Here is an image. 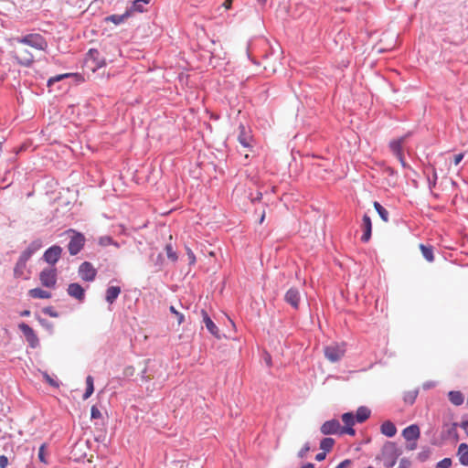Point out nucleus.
Listing matches in <instances>:
<instances>
[{
	"label": "nucleus",
	"instance_id": "f257e3e1",
	"mask_svg": "<svg viewBox=\"0 0 468 468\" xmlns=\"http://www.w3.org/2000/svg\"><path fill=\"white\" fill-rule=\"evenodd\" d=\"M18 46L13 50L14 58L21 66L28 67L34 61L33 54L26 48L29 46L36 50H45L48 48V42L40 34H28L25 37L15 39Z\"/></svg>",
	"mask_w": 468,
	"mask_h": 468
},
{
	"label": "nucleus",
	"instance_id": "f03ea898",
	"mask_svg": "<svg viewBox=\"0 0 468 468\" xmlns=\"http://www.w3.org/2000/svg\"><path fill=\"white\" fill-rule=\"evenodd\" d=\"M106 66V58L101 56L100 50L96 48H90L86 54L84 59V69L87 72L94 73L99 69Z\"/></svg>",
	"mask_w": 468,
	"mask_h": 468
},
{
	"label": "nucleus",
	"instance_id": "7ed1b4c3",
	"mask_svg": "<svg viewBox=\"0 0 468 468\" xmlns=\"http://www.w3.org/2000/svg\"><path fill=\"white\" fill-rule=\"evenodd\" d=\"M66 233L71 234L70 240L68 244L69 252L72 256L77 255L84 247L85 237L83 234L74 229H69Z\"/></svg>",
	"mask_w": 468,
	"mask_h": 468
},
{
	"label": "nucleus",
	"instance_id": "20e7f679",
	"mask_svg": "<svg viewBox=\"0 0 468 468\" xmlns=\"http://www.w3.org/2000/svg\"><path fill=\"white\" fill-rule=\"evenodd\" d=\"M382 454L385 467L392 468L396 464L397 459L400 453L395 443L388 441L384 445Z\"/></svg>",
	"mask_w": 468,
	"mask_h": 468
},
{
	"label": "nucleus",
	"instance_id": "39448f33",
	"mask_svg": "<svg viewBox=\"0 0 468 468\" xmlns=\"http://www.w3.org/2000/svg\"><path fill=\"white\" fill-rule=\"evenodd\" d=\"M58 280V271L55 267L44 268L39 272V281L44 287L55 288Z\"/></svg>",
	"mask_w": 468,
	"mask_h": 468
},
{
	"label": "nucleus",
	"instance_id": "423d86ee",
	"mask_svg": "<svg viewBox=\"0 0 468 468\" xmlns=\"http://www.w3.org/2000/svg\"><path fill=\"white\" fill-rule=\"evenodd\" d=\"M346 354L345 344L333 343L324 347V356L330 362L339 361Z\"/></svg>",
	"mask_w": 468,
	"mask_h": 468
},
{
	"label": "nucleus",
	"instance_id": "0eeeda50",
	"mask_svg": "<svg viewBox=\"0 0 468 468\" xmlns=\"http://www.w3.org/2000/svg\"><path fill=\"white\" fill-rule=\"evenodd\" d=\"M79 276L82 281L91 282L95 280L97 270L89 261L82 262L78 269Z\"/></svg>",
	"mask_w": 468,
	"mask_h": 468
},
{
	"label": "nucleus",
	"instance_id": "6e6552de",
	"mask_svg": "<svg viewBox=\"0 0 468 468\" xmlns=\"http://www.w3.org/2000/svg\"><path fill=\"white\" fill-rule=\"evenodd\" d=\"M62 254V248L58 245H53L48 248L43 254V260L54 267V265L59 261Z\"/></svg>",
	"mask_w": 468,
	"mask_h": 468
},
{
	"label": "nucleus",
	"instance_id": "1a4fd4ad",
	"mask_svg": "<svg viewBox=\"0 0 468 468\" xmlns=\"http://www.w3.org/2000/svg\"><path fill=\"white\" fill-rule=\"evenodd\" d=\"M320 431L324 435L343 434L342 426L340 425V422L335 419L325 421L321 426Z\"/></svg>",
	"mask_w": 468,
	"mask_h": 468
},
{
	"label": "nucleus",
	"instance_id": "9d476101",
	"mask_svg": "<svg viewBox=\"0 0 468 468\" xmlns=\"http://www.w3.org/2000/svg\"><path fill=\"white\" fill-rule=\"evenodd\" d=\"M67 292L70 297L78 300L79 302H83L85 299V290L78 282L69 283L67 288Z\"/></svg>",
	"mask_w": 468,
	"mask_h": 468
},
{
	"label": "nucleus",
	"instance_id": "9b49d317",
	"mask_svg": "<svg viewBox=\"0 0 468 468\" xmlns=\"http://www.w3.org/2000/svg\"><path fill=\"white\" fill-rule=\"evenodd\" d=\"M342 421L345 424V427H342V433L354 436L356 434V431L353 429V426L355 425V417L353 413H344L342 415Z\"/></svg>",
	"mask_w": 468,
	"mask_h": 468
},
{
	"label": "nucleus",
	"instance_id": "f8f14e48",
	"mask_svg": "<svg viewBox=\"0 0 468 468\" xmlns=\"http://www.w3.org/2000/svg\"><path fill=\"white\" fill-rule=\"evenodd\" d=\"M402 436L407 441H417L420 437V430L417 424H411L402 431Z\"/></svg>",
	"mask_w": 468,
	"mask_h": 468
},
{
	"label": "nucleus",
	"instance_id": "ddd939ff",
	"mask_svg": "<svg viewBox=\"0 0 468 468\" xmlns=\"http://www.w3.org/2000/svg\"><path fill=\"white\" fill-rule=\"evenodd\" d=\"M405 137H400L397 140L391 141L389 144V147L396 157L399 160L402 165H405L404 155L402 152V144L404 143Z\"/></svg>",
	"mask_w": 468,
	"mask_h": 468
},
{
	"label": "nucleus",
	"instance_id": "4468645a",
	"mask_svg": "<svg viewBox=\"0 0 468 468\" xmlns=\"http://www.w3.org/2000/svg\"><path fill=\"white\" fill-rule=\"evenodd\" d=\"M161 364H153L149 365V362H147V366L142 371V379L144 381H149L151 379H154L157 378V373L159 369L161 368Z\"/></svg>",
	"mask_w": 468,
	"mask_h": 468
},
{
	"label": "nucleus",
	"instance_id": "2eb2a0df",
	"mask_svg": "<svg viewBox=\"0 0 468 468\" xmlns=\"http://www.w3.org/2000/svg\"><path fill=\"white\" fill-rule=\"evenodd\" d=\"M19 327L23 334L25 335L30 346L35 348L38 345V338L35 334L34 330L28 324H21Z\"/></svg>",
	"mask_w": 468,
	"mask_h": 468
},
{
	"label": "nucleus",
	"instance_id": "dca6fc26",
	"mask_svg": "<svg viewBox=\"0 0 468 468\" xmlns=\"http://www.w3.org/2000/svg\"><path fill=\"white\" fill-rule=\"evenodd\" d=\"M362 229L364 230V234L361 237V240L363 242H367L371 238L372 232V222L371 218L368 215L365 214L362 219Z\"/></svg>",
	"mask_w": 468,
	"mask_h": 468
},
{
	"label": "nucleus",
	"instance_id": "f3484780",
	"mask_svg": "<svg viewBox=\"0 0 468 468\" xmlns=\"http://www.w3.org/2000/svg\"><path fill=\"white\" fill-rule=\"evenodd\" d=\"M284 299L286 303L291 304L293 308H298L300 303V292L296 288H291L285 293Z\"/></svg>",
	"mask_w": 468,
	"mask_h": 468
},
{
	"label": "nucleus",
	"instance_id": "a211bd4d",
	"mask_svg": "<svg viewBox=\"0 0 468 468\" xmlns=\"http://www.w3.org/2000/svg\"><path fill=\"white\" fill-rule=\"evenodd\" d=\"M201 314L203 316V322L205 323L207 329L209 331L211 335L219 339V330L218 326L214 324V322L211 320V318L208 316L207 311L202 310Z\"/></svg>",
	"mask_w": 468,
	"mask_h": 468
},
{
	"label": "nucleus",
	"instance_id": "6ab92c4d",
	"mask_svg": "<svg viewBox=\"0 0 468 468\" xmlns=\"http://www.w3.org/2000/svg\"><path fill=\"white\" fill-rule=\"evenodd\" d=\"M239 136H238V140L239 142V144L246 147V148H249L250 147V142H251V134L249 131H246V128L244 125H239Z\"/></svg>",
	"mask_w": 468,
	"mask_h": 468
},
{
	"label": "nucleus",
	"instance_id": "aec40b11",
	"mask_svg": "<svg viewBox=\"0 0 468 468\" xmlns=\"http://www.w3.org/2000/svg\"><path fill=\"white\" fill-rule=\"evenodd\" d=\"M380 432L388 438H392L397 433V428L392 421L385 420L380 426Z\"/></svg>",
	"mask_w": 468,
	"mask_h": 468
},
{
	"label": "nucleus",
	"instance_id": "412c9836",
	"mask_svg": "<svg viewBox=\"0 0 468 468\" xmlns=\"http://www.w3.org/2000/svg\"><path fill=\"white\" fill-rule=\"evenodd\" d=\"M122 290L119 286H109L105 292V300L108 303L112 304L119 297Z\"/></svg>",
	"mask_w": 468,
	"mask_h": 468
},
{
	"label": "nucleus",
	"instance_id": "4be33fe9",
	"mask_svg": "<svg viewBox=\"0 0 468 468\" xmlns=\"http://www.w3.org/2000/svg\"><path fill=\"white\" fill-rule=\"evenodd\" d=\"M32 257V254L26 249L20 255L16 267L14 269L15 275H18V269H25L27 261Z\"/></svg>",
	"mask_w": 468,
	"mask_h": 468
},
{
	"label": "nucleus",
	"instance_id": "5701e85b",
	"mask_svg": "<svg viewBox=\"0 0 468 468\" xmlns=\"http://www.w3.org/2000/svg\"><path fill=\"white\" fill-rule=\"evenodd\" d=\"M131 15H132V11L131 10H127L122 15H112V16H106L104 18V21L105 22H112L114 25L118 26V25L123 23L127 18H129L131 16Z\"/></svg>",
	"mask_w": 468,
	"mask_h": 468
},
{
	"label": "nucleus",
	"instance_id": "b1692460",
	"mask_svg": "<svg viewBox=\"0 0 468 468\" xmlns=\"http://www.w3.org/2000/svg\"><path fill=\"white\" fill-rule=\"evenodd\" d=\"M28 295L34 299H49L51 293L41 288H34L28 291Z\"/></svg>",
	"mask_w": 468,
	"mask_h": 468
},
{
	"label": "nucleus",
	"instance_id": "393cba45",
	"mask_svg": "<svg viewBox=\"0 0 468 468\" xmlns=\"http://www.w3.org/2000/svg\"><path fill=\"white\" fill-rule=\"evenodd\" d=\"M448 399L454 406H460L464 401L463 394L461 391L452 390L448 393Z\"/></svg>",
	"mask_w": 468,
	"mask_h": 468
},
{
	"label": "nucleus",
	"instance_id": "a878e982",
	"mask_svg": "<svg viewBox=\"0 0 468 468\" xmlns=\"http://www.w3.org/2000/svg\"><path fill=\"white\" fill-rule=\"evenodd\" d=\"M457 455L463 465H468V445L466 443H461L459 445Z\"/></svg>",
	"mask_w": 468,
	"mask_h": 468
},
{
	"label": "nucleus",
	"instance_id": "bb28decb",
	"mask_svg": "<svg viewBox=\"0 0 468 468\" xmlns=\"http://www.w3.org/2000/svg\"><path fill=\"white\" fill-rule=\"evenodd\" d=\"M370 410L365 406H361L357 409L356 413V420L357 422L362 423L370 417Z\"/></svg>",
	"mask_w": 468,
	"mask_h": 468
},
{
	"label": "nucleus",
	"instance_id": "cd10ccee",
	"mask_svg": "<svg viewBox=\"0 0 468 468\" xmlns=\"http://www.w3.org/2000/svg\"><path fill=\"white\" fill-rule=\"evenodd\" d=\"M422 256L429 262H432L434 261L433 248L431 245L420 244L419 246Z\"/></svg>",
	"mask_w": 468,
	"mask_h": 468
},
{
	"label": "nucleus",
	"instance_id": "c85d7f7f",
	"mask_svg": "<svg viewBox=\"0 0 468 468\" xmlns=\"http://www.w3.org/2000/svg\"><path fill=\"white\" fill-rule=\"evenodd\" d=\"M418 395L419 390L417 388L405 391L403 394V401L406 404L412 405L415 402Z\"/></svg>",
	"mask_w": 468,
	"mask_h": 468
},
{
	"label": "nucleus",
	"instance_id": "c756f323",
	"mask_svg": "<svg viewBox=\"0 0 468 468\" xmlns=\"http://www.w3.org/2000/svg\"><path fill=\"white\" fill-rule=\"evenodd\" d=\"M86 391L83 394L84 400L89 399L94 391L93 378L91 376L86 378Z\"/></svg>",
	"mask_w": 468,
	"mask_h": 468
},
{
	"label": "nucleus",
	"instance_id": "7c9ffc66",
	"mask_svg": "<svg viewBox=\"0 0 468 468\" xmlns=\"http://www.w3.org/2000/svg\"><path fill=\"white\" fill-rule=\"evenodd\" d=\"M373 205H374L375 209L378 213L379 217L382 218V220L384 222H388V210L377 201H375Z\"/></svg>",
	"mask_w": 468,
	"mask_h": 468
},
{
	"label": "nucleus",
	"instance_id": "2f4dec72",
	"mask_svg": "<svg viewBox=\"0 0 468 468\" xmlns=\"http://www.w3.org/2000/svg\"><path fill=\"white\" fill-rule=\"evenodd\" d=\"M457 423L443 425V431L447 433V437H457Z\"/></svg>",
	"mask_w": 468,
	"mask_h": 468
},
{
	"label": "nucleus",
	"instance_id": "473e14b6",
	"mask_svg": "<svg viewBox=\"0 0 468 468\" xmlns=\"http://www.w3.org/2000/svg\"><path fill=\"white\" fill-rule=\"evenodd\" d=\"M335 444V440L332 438H324L320 442V448L327 452H330Z\"/></svg>",
	"mask_w": 468,
	"mask_h": 468
},
{
	"label": "nucleus",
	"instance_id": "72a5a7b5",
	"mask_svg": "<svg viewBox=\"0 0 468 468\" xmlns=\"http://www.w3.org/2000/svg\"><path fill=\"white\" fill-rule=\"evenodd\" d=\"M42 248V241L41 239H35L33 240L29 245L28 247L27 248V250L33 255L34 253H36L37 250H39L40 249Z\"/></svg>",
	"mask_w": 468,
	"mask_h": 468
},
{
	"label": "nucleus",
	"instance_id": "f704fd0d",
	"mask_svg": "<svg viewBox=\"0 0 468 468\" xmlns=\"http://www.w3.org/2000/svg\"><path fill=\"white\" fill-rule=\"evenodd\" d=\"M165 251H166V255H167V258L172 261L173 262L176 261H177V254L176 252L174 250L173 247L171 244H167L165 246Z\"/></svg>",
	"mask_w": 468,
	"mask_h": 468
},
{
	"label": "nucleus",
	"instance_id": "c9c22d12",
	"mask_svg": "<svg viewBox=\"0 0 468 468\" xmlns=\"http://www.w3.org/2000/svg\"><path fill=\"white\" fill-rule=\"evenodd\" d=\"M38 459L44 464H48V460L46 458V444L45 443L39 447Z\"/></svg>",
	"mask_w": 468,
	"mask_h": 468
},
{
	"label": "nucleus",
	"instance_id": "e433bc0d",
	"mask_svg": "<svg viewBox=\"0 0 468 468\" xmlns=\"http://www.w3.org/2000/svg\"><path fill=\"white\" fill-rule=\"evenodd\" d=\"M169 310L176 316L178 324H181L185 320L184 314L177 312L174 306H170Z\"/></svg>",
	"mask_w": 468,
	"mask_h": 468
},
{
	"label": "nucleus",
	"instance_id": "4c0bfd02",
	"mask_svg": "<svg viewBox=\"0 0 468 468\" xmlns=\"http://www.w3.org/2000/svg\"><path fill=\"white\" fill-rule=\"evenodd\" d=\"M69 76V74H60V75H57L55 77H52L50 78L48 80V85L50 86L52 85L54 82L56 81H59L61 80L62 79L64 78H68Z\"/></svg>",
	"mask_w": 468,
	"mask_h": 468
},
{
	"label": "nucleus",
	"instance_id": "58836bf2",
	"mask_svg": "<svg viewBox=\"0 0 468 468\" xmlns=\"http://www.w3.org/2000/svg\"><path fill=\"white\" fill-rule=\"evenodd\" d=\"M452 465V460L450 458H444L441 462L438 463V468H450Z\"/></svg>",
	"mask_w": 468,
	"mask_h": 468
},
{
	"label": "nucleus",
	"instance_id": "ea45409f",
	"mask_svg": "<svg viewBox=\"0 0 468 468\" xmlns=\"http://www.w3.org/2000/svg\"><path fill=\"white\" fill-rule=\"evenodd\" d=\"M90 417L91 419H100L101 418V410L96 407L92 406L90 409Z\"/></svg>",
	"mask_w": 468,
	"mask_h": 468
},
{
	"label": "nucleus",
	"instance_id": "a19ab883",
	"mask_svg": "<svg viewBox=\"0 0 468 468\" xmlns=\"http://www.w3.org/2000/svg\"><path fill=\"white\" fill-rule=\"evenodd\" d=\"M310 451L309 443H305L303 448L298 452V457L303 458L306 456L307 452Z\"/></svg>",
	"mask_w": 468,
	"mask_h": 468
},
{
	"label": "nucleus",
	"instance_id": "79ce46f5",
	"mask_svg": "<svg viewBox=\"0 0 468 468\" xmlns=\"http://www.w3.org/2000/svg\"><path fill=\"white\" fill-rule=\"evenodd\" d=\"M44 378L46 381L52 387H58V384L57 381H55L48 374L44 373Z\"/></svg>",
	"mask_w": 468,
	"mask_h": 468
},
{
	"label": "nucleus",
	"instance_id": "37998d69",
	"mask_svg": "<svg viewBox=\"0 0 468 468\" xmlns=\"http://www.w3.org/2000/svg\"><path fill=\"white\" fill-rule=\"evenodd\" d=\"M411 465V463L410 460L406 458H402L399 462V468H410Z\"/></svg>",
	"mask_w": 468,
	"mask_h": 468
},
{
	"label": "nucleus",
	"instance_id": "c03bdc74",
	"mask_svg": "<svg viewBox=\"0 0 468 468\" xmlns=\"http://www.w3.org/2000/svg\"><path fill=\"white\" fill-rule=\"evenodd\" d=\"M186 254H187V257L189 260V263L194 264L196 262V257H195L194 252L189 248H187Z\"/></svg>",
	"mask_w": 468,
	"mask_h": 468
},
{
	"label": "nucleus",
	"instance_id": "a18cd8bd",
	"mask_svg": "<svg viewBox=\"0 0 468 468\" xmlns=\"http://www.w3.org/2000/svg\"><path fill=\"white\" fill-rule=\"evenodd\" d=\"M44 313L51 317H58V314L53 310L52 307H47L44 309Z\"/></svg>",
	"mask_w": 468,
	"mask_h": 468
},
{
	"label": "nucleus",
	"instance_id": "49530a36",
	"mask_svg": "<svg viewBox=\"0 0 468 468\" xmlns=\"http://www.w3.org/2000/svg\"><path fill=\"white\" fill-rule=\"evenodd\" d=\"M130 10L132 11V13L133 11L143 12L144 11L143 3H138V5H135V0H134L133 3V6Z\"/></svg>",
	"mask_w": 468,
	"mask_h": 468
},
{
	"label": "nucleus",
	"instance_id": "de8ad7c7",
	"mask_svg": "<svg viewBox=\"0 0 468 468\" xmlns=\"http://www.w3.org/2000/svg\"><path fill=\"white\" fill-rule=\"evenodd\" d=\"M8 465V459L5 455H0V468H6Z\"/></svg>",
	"mask_w": 468,
	"mask_h": 468
},
{
	"label": "nucleus",
	"instance_id": "09e8293b",
	"mask_svg": "<svg viewBox=\"0 0 468 468\" xmlns=\"http://www.w3.org/2000/svg\"><path fill=\"white\" fill-rule=\"evenodd\" d=\"M350 464H351L350 460H345V461L341 462L335 468H347L350 466Z\"/></svg>",
	"mask_w": 468,
	"mask_h": 468
},
{
	"label": "nucleus",
	"instance_id": "8fccbe9b",
	"mask_svg": "<svg viewBox=\"0 0 468 468\" xmlns=\"http://www.w3.org/2000/svg\"><path fill=\"white\" fill-rule=\"evenodd\" d=\"M463 158V154H458L454 155V165H458Z\"/></svg>",
	"mask_w": 468,
	"mask_h": 468
},
{
	"label": "nucleus",
	"instance_id": "3c124183",
	"mask_svg": "<svg viewBox=\"0 0 468 468\" xmlns=\"http://www.w3.org/2000/svg\"><path fill=\"white\" fill-rule=\"evenodd\" d=\"M325 456H326V452H319V453L316 454L315 460L318 461V462H321V461L325 459Z\"/></svg>",
	"mask_w": 468,
	"mask_h": 468
},
{
	"label": "nucleus",
	"instance_id": "603ef678",
	"mask_svg": "<svg viewBox=\"0 0 468 468\" xmlns=\"http://www.w3.org/2000/svg\"><path fill=\"white\" fill-rule=\"evenodd\" d=\"M134 372V368L133 367H128L124 369L125 376H132Z\"/></svg>",
	"mask_w": 468,
	"mask_h": 468
},
{
	"label": "nucleus",
	"instance_id": "864d4df0",
	"mask_svg": "<svg viewBox=\"0 0 468 468\" xmlns=\"http://www.w3.org/2000/svg\"><path fill=\"white\" fill-rule=\"evenodd\" d=\"M417 448V441H411L408 446L407 449L410 451H413Z\"/></svg>",
	"mask_w": 468,
	"mask_h": 468
},
{
	"label": "nucleus",
	"instance_id": "5fc2aeb1",
	"mask_svg": "<svg viewBox=\"0 0 468 468\" xmlns=\"http://www.w3.org/2000/svg\"><path fill=\"white\" fill-rule=\"evenodd\" d=\"M231 5H232V0H225L223 3V6L226 9H229L231 7Z\"/></svg>",
	"mask_w": 468,
	"mask_h": 468
},
{
	"label": "nucleus",
	"instance_id": "6e6d98bb",
	"mask_svg": "<svg viewBox=\"0 0 468 468\" xmlns=\"http://www.w3.org/2000/svg\"><path fill=\"white\" fill-rule=\"evenodd\" d=\"M461 427L464 430V431L468 435V420L463 421Z\"/></svg>",
	"mask_w": 468,
	"mask_h": 468
},
{
	"label": "nucleus",
	"instance_id": "4d7b16f0",
	"mask_svg": "<svg viewBox=\"0 0 468 468\" xmlns=\"http://www.w3.org/2000/svg\"><path fill=\"white\" fill-rule=\"evenodd\" d=\"M301 468H314V465L312 463H305Z\"/></svg>",
	"mask_w": 468,
	"mask_h": 468
},
{
	"label": "nucleus",
	"instance_id": "13d9d810",
	"mask_svg": "<svg viewBox=\"0 0 468 468\" xmlns=\"http://www.w3.org/2000/svg\"><path fill=\"white\" fill-rule=\"evenodd\" d=\"M138 3L148 4L149 0H135V5H138Z\"/></svg>",
	"mask_w": 468,
	"mask_h": 468
},
{
	"label": "nucleus",
	"instance_id": "bf43d9fd",
	"mask_svg": "<svg viewBox=\"0 0 468 468\" xmlns=\"http://www.w3.org/2000/svg\"><path fill=\"white\" fill-rule=\"evenodd\" d=\"M436 180H437V176H436V174H434V179L432 182L430 183L431 187L434 186L436 185Z\"/></svg>",
	"mask_w": 468,
	"mask_h": 468
},
{
	"label": "nucleus",
	"instance_id": "052dcab7",
	"mask_svg": "<svg viewBox=\"0 0 468 468\" xmlns=\"http://www.w3.org/2000/svg\"><path fill=\"white\" fill-rule=\"evenodd\" d=\"M259 5H261V6H264L267 3V0H256Z\"/></svg>",
	"mask_w": 468,
	"mask_h": 468
},
{
	"label": "nucleus",
	"instance_id": "680f3d73",
	"mask_svg": "<svg viewBox=\"0 0 468 468\" xmlns=\"http://www.w3.org/2000/svg\"><path fill=\"white\" fill-rule=\"evenodd\" d=\"M23 273H24V269H22V270H21V269H18V275H15V276H16V277H20V276H22V275H23Z\"/></svg>",
	"mask_w": 468,
	"mask_h": 468
},
{
	"label": "nucleus",
	"instance_id": "e2e57ef3",
	"mask_svg": "<svg viewBox=\"0 0 468 468\" xmlns=\"http://www.w3.org/2000/svg\"><path fill=\"white\" fill-rule=\"evenodd\" d=\"M423 387H424L425 388H429L433 387V384H431V383L424 384V386H423Z\"/></svg>",
	"mask_w": 468,
	"mask_h": 468
},
{
	"label": "nucleus",
	"instance_id": "0e129e2a",
	"mask_svg": "<svg viewBox=\"0 0 468 468\" xmlns=\"http://www.w3.org/2000/svg\"><path fill=\"white\" fill-rule=\"evenodd\" d=\"M264 217H265V214L263 213V214L261 215V220H260V222H261V223L263 221Z\"/></svg>",
	"mask_w": 468,
	"mask_h": 468
},
{
	"label": "nucleus",
	"instance_id": "69168bd1",
	"mask_svg": "<svg viewBox=\"0 0 468 468\" xmlns=\"http://www.w3.org/2000/svg\"><path fill=\"white\" fill-rule=\"evenodd\" d=\"M266 362L268 363V365H271V357L270 356L266 359Z\"/></svg>",
	"mask_w": 468,
	"mask_h": 468
},
{
	"label": "nucleus",
	"instance_id": "338daca9",
	"mask_svg": "<svg viewBox=\"0 0 468 468\" xmlns=\"http://www.w3.org/2000/svg\"><path fill=\"white\" fill-rule=\"evenodd\" d=\"M2 151V143L0 142V152Z\"/></svg>",
	"mask_w": 468,
	"mask_h": 468
},
{
	"label": "nucleus",
	"instance_id": "774afa93",
	"mask_svg": "<svg viewBox=\"0 0 468 468\" xmlns=\"http://www.w3.org/2000/svg\"><path fill=\"white\" fill-rule=\"evenodd\" d=\"M367 468H374L373 466H367Z\"/></svg>",
	"mask_w": 468,
	"mask_h": 468
}]
</instances>
